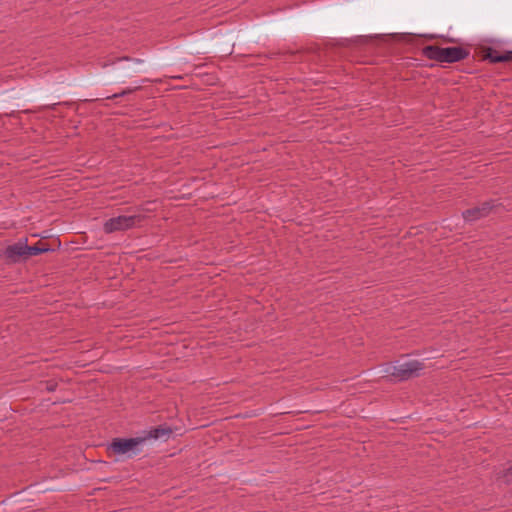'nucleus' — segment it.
<instances>
[{
	"mask_svg": "<svg viewBox=\"0 0 512 512\" xmlns=\"http://www.w3.org/2000/svg\"><path fill=\"white\" fill-rule=\"evenodd\" d=\"M443 40H444L445 42H451V43H453V42H454V39H450V38H444V37H443Z\"/></svg>",
	"mask_w": 512,
	"mask_h": 512,
	"instance_id": "aec40b11",
	"label": "nucleus"
},
{
	"mask_svg": "<svg viewBox=\"0 0 512 512\" xmlns=\"http://www.w3.org/2000/svg\"><path fill=\"white\" fill-rule=\"evenodd\" d=\"M246 43L251 40L249 31H245L237 38V33L229 31L217 41H193L187 44V50L195 54L214 53L222 56H230L233 53L234 41Z\"/></svg>",
	"mask_w": 512,
	"mask_h": 512,
	"instance_id": "f257e3e1",
	"label": "nucleus"
},
{
	"mask_svg": "<svg viewBox=\"0 0 512 512\" xmlns=\"http://www.w3.org/2000/svg\"><path fill=\"white\" fill-rule=\"evenodd\" d=\"M422 54L429 60L440 63H457L468 58L470 52L462 46L440 47L427 45L422 49Z\"/></svg>",
	"mask_w": 512,
	"mask_h": 512,
	"instance_id": "7ed1b4c3",
	"label": "nucleus"
},
{
	"mask_svg": "<svg viewBox=\"0 0 512 512\" xmlns=\"http://www.w3.org/2000/svg\"><path fill=\"white\" fill-rule=\"evenodd\" d=\"M27 238L19 240L18 242L8 245L3 251L2 256L7 264H16L26 262L28 260L27 254Z\"/></svg>",
	"mask_w": 512,
	"mask_h": 512,
	"instance_id": "0eeeda50",
	"label": "nucleus"
},
{
	"mask_svg": "<svg viewBox=\"0 0 512 512\" xmlns=\"http://www.w3.org/2000/svg\"><path fill=\"white\" fill-rule=\"evenodd\" d=\"M462 217L467 222H474L483 218V213L480 212L478 206L466 209L462 212Z\"/></svg>",
	"mask_w": 512,
	"mask_h": 512,
	"instance_id": "9b49d317",
	"label": "nucleus"
},
{
	"mask_svg": "<svg viewBox=\"0 0 512 512\" xmlns=\"http://www.w3.org/2000/svg\"><path fill=\"white\" fill-rule=\"evenodd\" d=\"M512 62V51H504L501 53V63Z\"/></svg>",
	"mask_w": 512,
	"mask_h": 512,
	"instance_id": "2eb2a0df",
	"label": "nucleus"
},
{
	"mask_svg": "<svg viewBox=\"0 0 512 512\" xmlns=\"http://www.w3.org/2000/svg\"><path fill=\"white\" fill-rule=\"evenodd\" d=\"M60 105V103H54L51 106H48L49 109L55 111L57 109V106Z\"/></svg>",
	"mask_w": 512,
	"mask_h": 512,
	"instance_id": "6ab92c4d",
	"label": "nucleus"
},
{
	"mask_svg": "<svg viewBox=\"0 0 512 512\" xmlns=\"http://www.w3.org/2000/svg\"><path fill=\"white\" fill-rule=\"evenodd\" d=\"M141 82H142V83H148V82H151V80H150V79H148V78H145V79H143Z\"/></svg>",
	"mask_w": 512,
	"mask_h": 512,
	"instance_id": "412c9836",
	"label": "nucleus"
},
{
	"mask_svg": "<svg viewBox=\"0 0 512 512\" xmlns=\"http://www.w3.org/2000/svg\"><path fill=\"white\" fill-rule=\"evenodd\" d=\"M486 42H487V43H489V44H494V43H495V40H493V39H489V40H487Z\"/></svg>",
	"mask_w": 512,
	"mask_h": 512,
	"instance_id": "4be33fe9",
	"label": "nucleus"
},
{
	"mask_svg": "<svg viewBox=\"0 0 512 512\" xmlns=\"http://www.w3.org/2000/svg\"><path fill=\"white\" fill-rule=\"evenodd\" d=\"M27 99L30 101L41 102V99L37 94L29 95L27 96Z\"/></svg>",
	"mask_w": 512,
	"mask_h": 512,
	"instance_id": "a211bd4d",
	"label": "nucleus"
},
{
	"mask_svg": "<svg viewBox=\"0 0 512 512\" xmlns=\"http://www.w3.org/2000/svg\"><path fill=\"white\" fill-rule=\"evenodd\" d=\"M427 38H428V39H434V38H435V36H434V35H429V36H427Z\"/></svg>",
	"mask_w": 512,
	"mask_h": 512,
	"instance_id": "5701e85b",
	"label": "nucleus"
},
{
	"mask_svg": "<svg viewBox=\"0 0 512 512\" xmlns=\"http://www.w3.org/2000/svg\"><path fill=\"white\" fill-rule=\"evenodd\" d=\"M129 61L131 62L128 65L117 68L108 74H98L94 75L89 79V83L103 85L109 83H117L123 82L125 79L130 77L131 75L143 71L146 68V65L143 60L135 59L130 56H123L119 58L110 59L101 63L102 67H107L109 65H113L116 61Z\"/></svg>",
	"mask_w": 512,
	"mask_h": 512,
	"instance_id": "f03ea898",
	"label": "nucleus"
},
{
	"mask_svg": "<svg viewBox=\"0 0 512 512\" xmlns=\"http://www.w3.org/2000/svg\"><path fill=\"white\" fill-rule=\"evenodd\" d=\"M98 99H91L90 101H97ZM85 102H88L89 100L88 99H85L84 100Z\"/></svg>",
	"mask_w": 512,
	"mask_h": 512,
	"instance_id": "b1692460",
	"label": "nucleus"
},
{
	"mask_svg": "<svg viewBox=\"0 0 512 512\" xmlns=\"http://www.w3.org/2000/svg\"><path fill=\"white\" fill-rule=\"evenodd\" d=\"M143 440L136 437H114L106 445V453L109 457L117 456L131 459L141 453Z\"/></svg>",
	"mask_w": 512,
	"mask_h": 512,
	"instance_id": "20e7f679",
	"label": "nucleus"
},
{
	"mask_svg": "<svg viewBox=\"0 0 512 512\" xmlns=\"http://www.w3.org/2000/svg\"><path fill=\"white\" fill-rule=\"evenodd\" d=\"M120 97H124V95L122 94V91L119 92V93H115L113 95H110V96H106L105 99H117V98H120Z\"/></svg>",
	"mask_w": 512,
	"mask_h": 512,
	"instance_id": "f3484780",
	"label": "nucleus"
},
{
	"mask_svg": "<svg viewBox=\"0 0 512 512\" xmlns=\"http://www.w3.org/2000/svg\"><path fill=\"white\" fill-rule=\"evenodd\" d=\"M141 89H142V86H141V85H140V86L133 87V88H126V89L122 90V94H123L124 96H126V95L132 94V93H134V92H136V91H139V90H141Z\"/></svg>",
	"mask_w": 512,
	"mask_h": 512,
	"instance_id": "dca6fc26",
	"label": "nucleus"
},
{
	"mask_svg": "<svg viewBox=\"0 0 512 512\" xmlns=\"http://www.w3.org/2000/svg\"><path fill=\"white\" fill-rule=\"evenodd\" d=\"M100 463L106 464V461L99 460Z\"/></svg>",
	"mask_w": 512,
	"mask_h": 512,
	"instance_id": "393cba45",
	"label": "nucleus"
},
{
	"mask_svg": "<svg viewBox=\"0 0 512 512\" xmlns=\"http://www.w3.org/2000/svg\"><path fill=\"white\" fill-rule=\"evenodd\" d=\"M174 429L169 426L167 423L160 424L156 427H152L150 430H145L140 435L143 444L148 440H158V439H164L165 441L170 438V436L173 434Z\"/></svg>",
	"mask_w": 512,
	"mask_h": 512,
	"instance_id": "6e6552de",
	"label": "nucleus"
},
{
	"mask_svg": "<svg viewBox=\"0 0 512 512\" xmlns=\"http://www.w3.org/2000/svg\"><path fill=\"white\" fill-rule=\"evenodd\" d=\"M424 368V364L417 360L405 362L398 366H389L385 372L390 381H405L419 375V371Z\"/></svg>",
	"mask_w": 512,
	"mask_h": 512,
	"instance_id": "423d86ee",
	"label": "nucleus"
},
{
	"mask_svg": "<svg viewBox=\"0 0 512 512\" xmlns=\"http://www.w3.org/2000/svg\"><path fill=\"white\" fill-rule=\"evenodd\" d=\"M494 202V200L485 201L478 206L480 212L483 213V217L488 216L492 209L497 207V205H495Z\"/></svg>",
	"mask_w": 512,
	"mask_h": 512,
	"instance_id": "f8f14e48",
	"label": "nucleus"
},
{
	"mask_svg": "<svg viewBox=\"0 0 512 512\" xmlns=\"http://www.w3.org/2000/svg\"><path fill=\"white\" fill-rule=\"evenodd\" d=\"M504 483L510 485L512 483V465L503 471Z\"/></svg>",
	"mask_w": 512,
	"mask_h": 512,
	"instance_id": "ddd939ff",
	"label": "nucleus"
},
{
	"mask_svg": "<svg viewBox=\"0 0 512 512\" xmlns=\"http://www.w3.org/2000/svg\"><path fill=\"white\" fill-rule=\"evenodd\" d=\"M146 219L145 215H120L108 219L104 225L103 230L106 234H111L116 231H126L134 227H139Z\"/></svg>",
	"mask_w": 512,
	"mask_h": 512,
	"instance_id": "39448f33",
	"label": "nucleus"
},
{
	"mask_svg": "<svg viewBox=\"0 0 512 512\" xmlns=\"http://www.w3.org/2000/svg\"><path fill=\"white\" fill-rule=\"evenodd\" d=\"M482 58L490 64H499L501 63V52L492 46H484L482 48Z\"/></svg>",
	"mask_w": 512,
	"mask_h": 512,
	"instance_id": "9d476101",
	"label": "nucleus"
},
{
	"mask_svg": "<svg viewBox=\"0 0 512 512\" xmlns=\"http://www.w3.org/2000/svg\"><path fill=\"white\" fill-rule=\"evenodd\" d=\"M45 385L48 392H54L58 387L57 381L53 379L45 381Z\"/></svg>",
	"mask_w": 512,
	"mask_h": 512,
	"instance_id": "4468645a",
	"label": "nucleus"
},
{
	"mask_svg": "<svg viewBox=\"0 0 512 512\" xmlns=\"http://www.w3.org/2000/svg\"><path fill=\"white\" fill-rule=\"evenodd\" d=\"M61 246L59 238L54 239L51 243H47L42 239L33 245L27 244L28 259L32 256H38L47 252H54Z\"/></svg>",
	"mask_w": 512,
	"mask_h": 512,
	"instance_id": "1a4fd4ad",
	"label": "nucleus"
}]
</instances>
